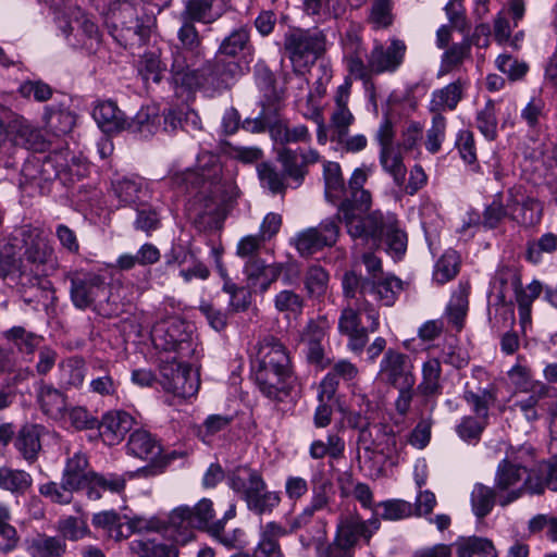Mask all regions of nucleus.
Segmentation results:
<instances>
[{"label": "nucleus", "instance_id": "obj_1", "mask_svg": "<svg viewBox=\"0 0 557 557\" xmlns=\"http://www.w3.org/2000/svg\"><path fill=\"white\" fill-rule=\"evenodd\" d=\"M253 370L256 383L267 397L277 399L287 393V380L292 376L290 359L278 339L267 336L258 344Z\"/></svg>", "mask_w": 557, "mask_h": 557}, {"label": "nucleus", "instance_id": "obj_2", "mask_svg": "<svg viewBox=\"0 0 557 557\" xmlns=\"http://www.w3.org/2000/svg\"><path fill=\"white\" fill-rule=\"evenodd\" d=\"M521 456L507 455L503 459L495 474V490L498 493V503L505 507L522 497L525 493L543 494L544 484L540 478H533L531 472L524 478L525 466H521Z\"/></svg>", "mask_w": 557, "mask_h": 557}, {"label": "nucleus", "instance_id": "obj_3", "mask_svg": "<svg viewBox=\"0 0 557 557\" xmlns=\"http://www.w3.org/2000/svg\"><path fill=\"white\" fill-rule=\"evenodd\" d=\"M141 2L116 0L110 5L107 20L108 27L114 39L122 46L143 44L150 35V20H144Z\"/></svg>", "mask_w": 557, "mask_h": 557}, {"label": "nucleus", "instance_id": "obj_4", "mask_svg": "<svg viewBox=\"0 0 557 557\" xmlns=\"http://www.w3.org/2000/svg\"><path fill=\"white\" fill-rule=\"evenodd\" d=\"M224 12L222 0H186L178 14L180 27L177 39L187 51L199 52L202 47V37L196 23L209 25L218 21Z\"/></svg>", "mask_w": 557, "mask_h": 557}, {"label": "nucleus", "instance_id": "obj_5", "mask_svg": "<svg viewBox=\"0 0 557 557\" xmlns=\"http://www.w3.org/2000/svg\"><path fill=\"white\" fill-rule=\"evenodd\" d=\"M380 529L377 519L362 520L358 515L341 516L333 541L325 549L326 557H355L360 540L369 543Z\"/></svg>", "mask_w": 557, "mask_h": 557}, {"label": "nucleus", "instance_id": "obj_6", "mask_svg": "<svg viewBox=\"0 0 557 557\" xmlns=\"http://www.w3.org/2000/svg\"><path fill=\"white\" fill-rule=\"evenodd\" d=\"M371 194L368 190H350V197L339 207V214L347 231L354 238H363L366 234H380L383 231V214L374 211L363 216L371 208Z\"/></svg>", "mask_w": 557, "mask_h": 557}, {"label": "nucleus", "instance_id": "obj_7", "mask_svg": "<svg viewBox=\"0 0 557 557\" xmlns=\"http://www.w3.org/2000/svg\"><path fill=\"white\" fill-rule=\"evenodd\" d=\"M230 486L247 503L250 510L258 515L271 511L280 504V496L267 490L261 474L250 468L239 467L228 478Z\"/></svg>", "mask_w": 557, "mask_h": 557}, {"label": "nucleus", "instance_id": "obj_8", "mask_svg": "<svg viewBox=\"0 0 557 557\" xmlns=\"http://www.w3.org/2000/svg\"><path fill=\"white\" fill-rule=\"evenodd\" d=\"M213 504L208 498L200 499L194 507L182 505L168 516V524L176 543L185 544L194 537V530L209 529L214 521Z\"/></svg>", "mask_w": 557, "mask_h": 557}, {"label": "nucleus", "instance_id": "obj_9", "mask_svg": "<svg viewBox=\"0 0 557 557\" xmlns=\"http://www.w3.org/2000/svg\"><path fill=\"white\" fill-rule=\"evenodd\" d=\"M326 39L321 30L294 29L285 35L284 49L295 72L313 64L325 51Z\"/></svg>", "mask_w": 557, "mask_h": 557}, {"label": "nucleus", "instance_id": "obj_10", "mask_svg": "<svg viewBox=\"0 0 557 557\" xmlns=\"http://www.w3.org/2000/svg\"><path fill=\"white\" fill-rule=\"evenodd\" d=\"M222 165L218 156L211 152H203L198 158V168L188 169L175 173L172 177L173 184L186 191L196 189L221 190L220 185Z\"/></svg>", "mask_w": 557, "mask_h": 557}, {"label": "nucleus", "instance_id": "obj_11", "mask_svg": "<svg viewBox=\"0 0 557 557\" xmlns=\"http://www.w3.org/2000/svg\"><path fill=\"white\" fill-rule=\"evenodd\" d=\"M22 237L25 244L24 260L26 269L35 276H46L55 270L54 249L42 232L36 227L26 226L22 230Z\"/></svg>", "mask_w": 557, "mask_h": 557}, {"label": "nucleus", "instance_id": "obj_12", "mask_svg": "<svg viewBox=\"0 0 557 557\" xmlns=\"http://www.w3.org/2000/svg\"><path fill=\"white\" fill-rule=\"evenodd\" d=\"M151 338L156 348L176 351L180 358L195 351L187 325L177 317H169L157 322L152 326Z\"/></svg>", "mask_w": 557, "mask_h": 557}, {"label": "nucleus", "instance_id": "obj_13", "mask_svg": "<svg viewBox=\"0 0 557 557\" xmlns=\"http://www.w3.org/2000/svg\"><path fill=\"white\" fill-rule=\"evenodd\" d=\"M160 371L161 385L166 392L182 398L197 394L200 386L199 375L189 364L174 357L163 361Z\"/></svg>", "mask_w": 557, "mask_h": 557}, {"label": "nucleus", "instance_id": "obj_14", "mask_svg": "<svg viewBox=\"0 0 557 557\" xmlns=\"http://www.w3.org/2000/svg\"><path fill=\"white\" fill-rule=\"evenodd\" d=\"M377 379L393 387L413 386L416 376L409 356L395 349H388L380 362Z\"/></svg>", "mask_w": 557, "mask_h": 557}, {"label": "nucleus", "instance_id": "obj_15", "mask_svg": "<svg viewBox=\"0 0 557 557\" xmlns=\"http://www.w3.org/2000/svg\"><path fill=\"white\" fill-rule=\"evenodd\" d=\"M509 219L522 226H533L542 219L543 206L529 195L521 185L513 186L507 191Z\"/></svg>", "mask_w": 557, "mask_h": 557}, {"label": "nucleus", "instance_id": "obj_16", "mask_svg": "<svg viewBox=\"0 0 557 557\" xmlns=\"http://www.w3.org/2000/svg\"><path fill=\"white\" fill-rule=\"evenodd\" d=\"M360 449L380 454L392 459L398 453V438L393 430L385 424H372L362 428L358 436Z\"/></svg>", "mask_w": 557, "mask_h": 557}, {"label": "nucleus", "instance_id": "obj_17", "mask_svg": "<svg viewBox=\"0 0 557 557\" xmlns=\"http://www.w3.org/2000/svg\"><path fill=\"white\" fill-rule=\"evenodd\" d=\"M338 237V226L327 219L317 227L307 228L295 237V247L301 256H311L326 246H333Z\"/></svg>", "mask_w": 557, "mask_h": 557}, {"label": "nucleus", "instance_id": "obj_18", "mask_svg": "<svg viewBox=\"0 0 557 557\" xmlns=\"http://www.w3.org/2000/svg\"><path fill=\"white\" fill-rule=\"evenodd\" d=\"M555 389L546 384H535L533 391L518 394L512 409L519 412L528 422H534L543 417L549 409V400Z\"/></svg>", "mask_w": 557, "mask_h": 557}, {"label": "nucleus", "instance_id": "obj_19", "mask_svg": "<svg viewBox=\"0 0 557 557\" xmlns=\"http://www.w3.org/2000/svg\"><path fill=\"white\" fill-rule=\"evenodd\" d=\"M406 51V44L397 38L391 39L386 47L376 44L368 55L369 65L374 74L393 73L403 64Z\"/></svg>", "mask_w": 557, "mask_h": 557}, {"label": "nucleus", "instance_id": "obj_20", "mask_svg": "<svg viewBox=\"0 0 557 557\" xmlns=\"http://www.w3.org/2000/svg\"><path fill=\"white\" fill-rule=\"evenodd\" d=\"M351 83L345 81L334 96V107L330 117L331 140L341 139L355 123V115L348 107Z\"/></svg>", "mask_w": 557, "mask_h": 557}, {"label": "nucleus", "instance_id": "obj_21", "mask_svg": "<svg viewBox=\"0 0 557 557\" xmlns=\"http://www.w3.org/2000/svg\"><path fill=\"white\" fill-rule=\"evenodd\" d=\"M71 297L77 308L89 307L103 293V277L92 272L75 273L72 277Z\"/></svg>", "mask_w": 557, "mask_h": 557}, {"label": "nucleus", "instance_id": "obj_22", "mask_svg": "<svg viewBox=\"0 0 557 557\" xmlns=\"http://www.w3.org/2000/svg\"><path fill=\"white\" fill-rule=\"evenodd\" d=\"M282 263L267 264L259 258H250L245 267L244 273L249 288L264 293L281 275Z\"/></svg>", "mask_w": 557, "mask_h": 557}, {"label": "nucleus", "instance_id": "obj_23", "mask_svg": "<svg viewBox=\"0 0 557 557\" xmlns=\"http://www.w3.org/2000/svg\"><path fill=\"white\" fill-rule=\"evenodd\" d=\"M338 331L348 337L347 347L354 354H361L368 343V330L361 325L359 310L350 306L343 309Z\"/></svg>", "mask_w": 557, "mask_h": 557}, {"label": "nucleus", "instance_id": "obj_24", "mask_svg": "<svg viewBox=\"0 0 557 557\" xmlns=\"http://www.w3.org/2000/svg\"><path fill=\"white\" fill-rule=\"evenodd\" d=\"M135 423L134 418L125 411H109L98 421L102 441L112 446L124 440Z\"/></svg>", "mask_w": 557, "mask_h": 557}, {"label": "nucleus", "instance_id": "obj_25", "mask_svg": "<svg viewBox=\"0 0 557 557\" xmlns=\"http://www.w3.org/2000/svg\"><path fill=\"white\" fill-rule=\"evenodd\" d=\"M9 138L17 146L26 149L40 150L44 146L39 129L24 117L14 113H7Z\"/></svg>", "mask_w": 557, "mask_h": 557}, {"label": "nucleus", "instance_id": "obj_26", "mask_svg": "<svg viewBox=\"0 0 557 557\" xmlns=\"http://www.w3.org/2000/svg\"><path fill=\"white\" fill-rule=\"evenodd\" d=\"M327 322L325 319L311 320L302 332L301 341L307 346V357L310 362L322 368L329 364L325 358L323 341L326 336Z\"/></svg>", "mask_w": 557, "mask_h": 557}, {"label": "nucleus", "instance_id": "obj_27", "mask_svg": "<svg viewBox=\"0 0 557 557\" xmlns=\"http://www.w3.org/2000/svg\"><path fill=\"white\" fill-rule=\"evenodd\" d=\"M359 374V369L351 361L341 359L336 361L331 371L324 376L320 383V392L318 398L321 401L332 400L338 388L339 380L350 382Z\"/></svg>", "mask_w": 557, "mask_h": 557}, {"label": "nucleus", "instance_id": "obj_28", "mask_svg": "<svg viewBox=\"0 0 557 557\" xmlns=\"http://www.w3.org/2000/svg\"><path fill=\"white\" fill-rule=\"evenodd\" d=\"M112 191L122 206H144L150 198L146 183L140 177H123L112 183Z\"/></svg>", "mask_w": 557, "mask_h": 557}, {"label": "nucleus", "instance_id": "obj_29", "mask_svg": "<svg viewBox=\"0 0 557 557\" xmlns=\"http://www.w3.org/2000/svg\"><path fill=\"white\" fill-rule=\"evenodd\" d=\"M467 81L458 78L448 85L435 89L430 99L429 111L432 114L443 115V111H453L463 98Z\"/></svg>", "mask_w": 557, "mask_h": 557}, {"label": "nucleus", "instance_id": "obj_30", "mask_svg": "<svg viewBox=\"0 0 557 557\" xmlns=\"http://www.w3.org/2000/svg\"><path fill=\"white\" fill-rule=\"evenodd\" d=\"M92 116L101 131L107 134L117 133L127 127L125 114L111 100L98 102L94 108Z\"/></svg>", "mask_w": 557, "mask_h": 557}, {"label": "nucleus", "instance_id": "obj_31", "mask_svg": "<svg viewBox=\"0 0 557 557\" xmlns=\"http://www.w3.org/2000/svg\"><path fill=\"white\" fill-rule=\"evenodd\" d=\"M37 401L41 411L52 420H65L66 399L54 386L41 382L37 389Z\"/></svg>", "mask_w": 557, "mask_h": 557}, {"label": "nucleus", "instance_id": "obj_32", "mask_svg": "<svg viewBox=\"0 0 557 557\" xmlns=\"http://www.w3.org/2000/svg\"><path fill=\"white\" fill-rule=\"evenodd\" d=\"M128 453L154 466L162 451L159 442L147 431L137 430L131 434L127 443Z\"/></svg>", "mask_w": 557, "mask_h": 557}, {"label": "nucleus", "instance_id": "obj_33", "mask_svg": "<svg viewBox=\"0 0 557 557\" xmlns=\"http://www.w3.org/2000/svg\"><path fill=\"white\" fill-rule=\"evenodd\" d=\"M471 59V41L469 38L461 42L453 44L445 49L441 57V64L437 71V78L461 70L463 63Z\"/></svg>", "mask_w": 557, "mask_h": 557}, {"label": "nucleus", "instance_id": "obj_34", "mask_svg": "<svg viewBox=\"0 0 557 557\" xmlns=\"http://www.w3.org/2000/svg\"><path fill=\"white\" fill-rule=\"evenodd\" d=\"M94 472L88 470V461L85 455L81 453L74 454L69 458L63 471L64 486L69 490L78 491L91 483Z\"/></svg>", "mask_w": 557, "mask_h": 557}, {"label": "nucleus", "instance_id": "obj_35", "mask_svg": "<svg viewBox=\"0 0 557 557\" xmlns=\"http://www.w3.org/2000/svg\"><path fill=\"white\" fill-rule=\"evenodd\" d=\"M44 433L45 428L39 424H26L20 430L15 446L25 460L33 462L37 459Z\"/></svg>", "mask_w": 557, "mask_h": 557}, {"label": "nucleus", "instance_id": "obj_36", "mask_svg": "<svg viewBox=\"0 0 557 557\" xmlns=\"http://www.w3.org/2000/svg\"><path fill=\"white\" fill-rule=\"evenodd\" d=\"M284 534V528L276 522L262 525L260 541L253 549L252 557H283L278 539Z\"/></svg>", "mask_w": 557, "mask_h": 557}, {"label": "nucleus", "instance_id": "obj_37", "mask_svg": "<svg viewBox=\"0 0 557 557\" xmlns=\"http://www.w3.org/2000/svg\"><path fill=\"white\" fill-rule=\"evenodd\" d=\"M171 72L173 83L188 91L200 88L205 82L209 83V76L205 77V74L190 70L186 65L185 58L181 53L174 55Z\"/></svg>", "mask_w": 557, "mask_h": 557}, {"label": "nucleus", "instance_id": "obj_38", "mask_svg": "<svg viewBox=\"0 0 557 557\" xmlns=\"http://www.w3.org/2000/svg\"><path fill=\"white\" fill-rule=\"evenodd\" d=\"M379 161L385 173L392 176L396 186L401 187L406 181L407 166L398 146L379 150Z\"/></svg>", "mask_w": 557, "mask_h": 557}, {"label": "nucleus", "instance_id": "obj_39", "mask_svg": "<svg viewBox=\"0 0 557 557\" xmlns=\"http://www.w3.org/2000/svg\"><path fill=\"white\" fill-rule=\"evenodd\" d=\"M456 549L457 557H497L492 541L480 536H459L451 547Z\"/></svg>", "mask_w": 557, "mask_h": 557}, {"label": "nucleus", "instance_id": "obj_40", "mask_svg": "<svg viewBox=\"0 0 557 557\" xmlns=\"http://www.w3.org/2000/svg\"><path fill=\"white\" fill-rule=\"evenodd\" d=\"M161 258V252L157 246L146 243L137 250L135 255L123 253L116 259L115 267L121 271H129L136 264L141 267L157 263Z\"/></svg>", "mask_w": 557, "mask_h": 557}, {"label": "nucleus", "instance_id": "obj_41", "mask_svg": "<svg viewBox=\"0 0 557 557\" xmlns=\"http://www.w3.org/2000/svg\"><path fill=\"white\" fill-rule=\"evenodd\" d=\"M221 57L216 54L213 65L203 69V71L209 72V84L216 87H227L240 74L242 69L236 61L225 62Z\"/></svg>", "mask_w": 557, "mask_h": 557}, {"label": "nucleus", "instance_id": "obj_42", "mask_svg": "<svg viewBox=\"0 0 557 557\" xmlns=\"http://www.w3.org/2000/svg\"><path fill=\"white\" fill-rule=\"evenodd\" d=\"M271 136L276 143L282 145L308 144L311 140V134L306 125H289L278 120L271 128Z\"/></svg>", "mask_w": 557, "mask_h": 557}, {"label": "nucleus", "instance_id": "obj_43", "mask_svg": "<svg viewBox=\"0 0 557 557\" xmlns=\"http://www.w3.org/2000/svg\"><path fill=\"white\" fill-rule=\"evenodd\" d=\"M196 200L199 202L195 209V215L199 220L210 219L208 223L220 213L224 198L216 189H197Z\"/></svg>", "mask_w": 557, "mask_h": 557}, {"label": "nucleus", "instance_id": "obj_44", "mask_svg": "<svg viewBox=\"0 0 557 557\" xmlns=\"http://www.w3.org/2000/svg\"><path fill=\"white\" fill-rule=\"evenodd\" d=\"M372 237L373 239L385 237L387 250L394 257H401L407 248L406 234L396 227L393 219H388L387 222L383 220V231L380 234H366L363 237Z\"/></svg>", "mask_w": 557, "mask_h": 557}, {"label": "nucleus", "instance_id": "obj_45", "mask_svg": "<svg viewBox=\"0 0 557 557\" xmlns=\"http://www.w3.org/2000/svg\"><path fill=\"white\" fill-rule=\"evenodd\" d=\"M4 336L23 355H33L44 342L41 336L28 332L22 326H13L4 333Z\"/></svg>", "mask_w": 557, "mask_h": 557}, {"label": "nucleus", "instance_id": "obj_46", "mask_svg": "<svg viewBox=\"0 0 557 557\" xmlns=\"http://www.w3.org/2000/svg\"><path fill=\"white\" fill-rule=\"evenodd\" d=\"M403 289V282L393 276L370 281L369 293L374 294L376 299L384 306H393L398 294Z\"/></svg>", "mask_w": 557, "mask_h": 557}, {"label": "nucleus", "instance_id": "obj_47", "mask_svg": "<svg viewBox=\"0 0 557 557\" xmlns=\"http://www.w3.org/2000/svg\"><path fill=\"white\" fill-rule=\"evenodd\" d=\"M86 363L79 357H71L59 364L60 383L67 387L81 386L86 376Z\"/></svg>", "mask_w": 557, "mask_h": 557}, {"label": "nucleus", "instance_id": "obj_48", "mask_svg": "<svg viewBox=\"0 0 557 557\" xmlns=\"http://www.w3.org/2000/svg\"><path fill=\"white\" fill-rule=\"evenodd\" d=\"M129 549L137 557H178L175 546L157 543L153 540H134L129 544Z\"/></svg>", "mask_w": 557, "mask_h": 557}, {"label": "nucleus", "instance_id": "obj_49", "mask_svg": "<svg viewBox=\"0 0 557 557\" xmlns=\"http://www.w3.org/2000/svg\"><path fill=\"white\" fill-rule=\"evenodd\" d=\"M65 542L61 539L38 535L28 545L32 557H60L65 553Z\"/></svg>", "mask_w": 557, "mask_h": 557}, {"label": "nucleus", "instance_id": "obj_50", "mask_svg": "<svg viewBox=\"0 0 557 557\" xmlns=\"http://www.w3.org/2000/svg\"><path fill=\"white\" fill-rule=\"evenodd\" d=\"M441 362L437 358H430L422 364V380L418 391L425 396L436 395L441 391Z\"/></svg>", "mask_w": 557, "mask_h": 557}, {"label": "nucleus", "instance_id": "obj_51", "mask_svg": "<svg viewBox=\"0 0 557 557\" xmlns=\"http://www.w3.org/2000/svg\"><path fill=\"white\" fill-rule=\"evenodd\" d=\"M469 287L460 285L453 294L450 301L446 308L448 321L460 331L463 326V320L468 311Z\"/></svg>", "mask_w": 557, "mask_h": 557}, {"label": "nucleus", "instance_id": "obj_52", "mask_svg": "<svg viewBox=\"0 0 557 557\" xmlns=\"http://www.w3.org/2000/svg\"><path fill=\"white\" fill-rule=\"evenodd\" d=\"M332 483L330 480L321 478L318 480L317 475L312 479V497L310 504L304 509L302 516L310 518L315 511H320L327 507L330 502V491Z\"/></svg>", "mask_w": 557, "mask_h": 557}, {"label": "nucleus", "instance_id": "obj_53", "mask_svg": "<svg viewBox=\"0 0 557 557\" xmlns=\"http://www.w3.org/2000/svg\"><path fill=\"white\" fill-rule=\"evenodd\" d=\"M329 273L318 264L310 265L305 273V288L310 297H323L329 287Z\"/></svg>", "mask_w": 557, "mask_h": 557}, {"label": "nucleus", "instance_id": "obj_54", "mask_svg": "<svg viewBox=\"0 0 557 557\" xmlns=\"http://www.w3.org/2000/svg\"><path fill=\"white\" fill-rule=\"evenodd\" d=\"M497 491L476 483L471 492V506L478 518L487 516L494 507Z\"/></svg>", "mask_w": 557, "mask_h": 557}, {"label": "nucleus", "instance_id": "obj_55", "mask_svg": "<svg viewBox=\"0 0 557 557\" xmlns=\"http://www.w3.org/2000/svg\"><path fill=\"white\" fill-rule=\"evenodd\" d=\"M262 110L260 114L252 120H246L243 124V127L246 131L252 132V133H261L264 132L267 128L271 132V128L274 124L277 122V114L281 110V104L276 103H265L261 102Z\"/></svg>", "mask_w": 557, "mask_h": 557}, {"label": "nucleus", "instance_id": "obj_56", "mask_svg": "<svg viewBox=\"0 0 557 557\" xmlns=\"http://www.w3.org/2000/svg\"><path fill=\"white\" fill-rule=\"evenodd\" d=\"M325 196L330 201L342 197L345 189L341 166L336 162H329L324 165Z\"/></svg>", "mask_w": 557, "mask_h": 557}, {"label": "nucleus", "instance_id": "obj_57", "mask_svg": "<svg viewBox=\"0 0 557 557\" xmlns=\"http://www.w3.org/2000/svg\"><path fill=\"white\" fill-rule=\"evenodd\" d=\"M32 485V476L23 470L0 468V486L11 492L24 493Z\"/></svg>", "mask_w": 557, "mask_h": 557}, {"label": "nucleus", "instance_id": "obj_58", "mask_svg": "<svg viewBox=\"0 0 557 557\" xmlns=\"http://www.w3.org/2000/svg\"><path fill=\"white\" fill-rule=\"evenodd\" d=\"M249 42V34L245 28L233 30L219 46L218 55L235 58L246 49Z\"/></svg>", "mask_w": 557, "mask_h": 557}, {"label": "nucleus", "instance_id": "obj_59", "mask_svg": "<svg viewBox=\"0 0 557 557\" xmlns=\"http://www.w3.org/2000/svg\"><path fill=\"white\" fill-rule=\"evenodd\" d=\"M463 399L472 407L479 419H486L488 416V408L496 400L494 389H481L478 393L466 391Z\"/></svg>", "mask_w": 557, "mask_h": 557}, {"label": "nucleus", "instance_id": "obj_60", "mask_svg": "<svg viewBox=\"0 0 557 557\" xmlns=\"http://www.w3.org/2000/svg\"><path fill=\"white\" fill-rule=\"evenodd\" d=\"M459 271V256L455 250L446 251L435 264L434 280L444 284L454 278Z\"/></svg>", "mask_w": 557, "mask_h": 557}, {"label": "nucleus", "instance_id": "obj_61", "mask_svg": "<svg viewBox=\"0 0 557 557\" xmlns=\"http://www.w3.org/2000/svg\"><path fill=\"white\" fill-rule=\"evenodd\" d=\"M476 127L488 140H494L497 137V119L494 101L488 100L485 106L478 111Z\"/></svg>", "mask_w": 557, "mask_h": 557}, {"label": "nucleus", "instance_id": "obj_62", "mask_svg": "<svg viewBox=\"0 0 557 557\" xmlns=\"http://www.w3.org/2000/svg\"><path fill=\"white\" fill-rule=\"evenodd\" d=\"M446 136V119L444 115L433 114L431 126L426 131L425 148L431 153L441 150Z\"/></svg>", "mask_w": 557, "mask_h": 557}, {"label": "nucleus", "instance_id": "obj_63", "mask_svg": "<svg viewBox=\"0 0 557 557\" xmlns=\"http://www.w3.org/2000/svg\"><path fill=\"white\" fill-rule=\"evenodd\" d=\"M69 26L71 29H81L86 37L90 39H98V26L85 14V12L76 5L69 7Z\"/></svg>", "mask_w": 557, "mask_h": 557}, {"label": "nucleus", "instance_id": "obj_64", "mask_svg": "<svg viewBox=\"0 0 557 557\" xmlns=\"http://www.w3.org/2000/svg\"><path fill=\"white\" fill-rule=\"evenodd\" d=\"M557 250V235L545 233L537 240L530 242L527 249V258L533 263L542 259L543 253H553Z\"/></svg>", "mask_w": 557, "mask_h": 557}]
</instances>
